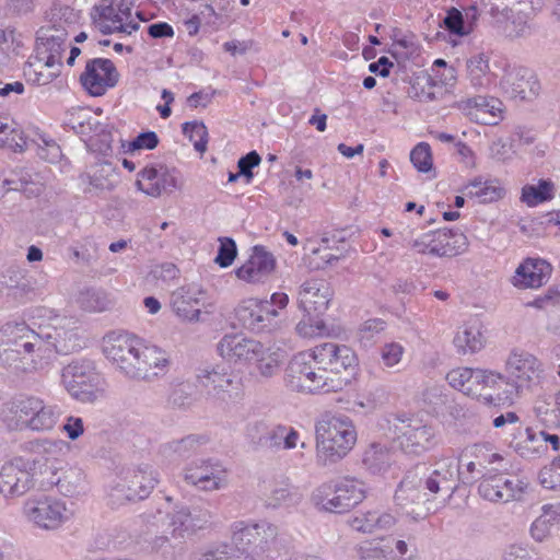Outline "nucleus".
Wrapping results in <instances>:
<instances>
[{
  "mask_svg": "<svg viewBox=\"0 0 560 560\" xmlns=\"http://www.w3.org/2000/svg\"><path fill=\"white\" fill-rule=\"evenodd\" d=\"M62 61L54 56L47 57L36 52L33 60L24 67V74L28 81L37 85H47L61 73Z\"/></svg>",
  "mask_w": 560,
  "mask_h": 560,
  "instance_id": "obj_34",
  "label": "nucleus"
},
{
  "mask_svg": "<svg viewBox=\"0 0 560 560\" xmlns=\"http://www.w3.org/2000/svg\"><path fill=\"white\" fill-rule=\"evenodd\" d=\"M30 281L22 269L9 267L0 273V293L15 302H23L32 293Z\"/></svg>",
  "mask_w": 560,
  "mask_h": 560,
  "instance_id": "obj_38",
  "label": "nucleus"
},
{
  "mask_svg": "<svg viewBox=\"0 0 560 560\" xmlns=\"http://www.w3.org/2000/svg\"><path fill=\"white\" fill-rule=\"evenodd\" d=\"M217 351L229 361L253 362L261 352V342L240 335H225L218 342Z\"/></svg>",
  "mask_w": 560,
  "mask_h": 560,
  "instance_id": "obj_29",
  "label": "nucleus"
},
{
  "mask_svg": "<svg viewBox=\"0 0 560 560\" xmlns=\"http://www.w3.org/2000/svg\"><path fill=\"white\" fill-rule=\"evenodd\" d=\"M45 462L39 457H15L2 466L0 471V492L5 498L22 497L39 482L38 475Z\"/></svg>",
  "mask_w": 560,
  "mask_h": 560,
  "instance_id": "obj_7",
  "label": "nucleus"
},
{
  "mask_svg": "<svg viewBox=\"0 0 560 560\" xmlns=\"http://www.w3.org/2000/svg\"><path fill=\"white\" fill-rule=\"evenodd\" d=\"M553 195V183L550 179H540L537 185H525L523 187L521 200L528 207H535L552 199Z\"/></svg>",
  "mask_w": 560,
  "mask_h": 560,
  "instance_id": "obj_51",
  "label": "nucleus"
},
{
  "mask_svg": "<svg viewBox=\"0 0 560 560\" xmlns=\"http://www.w3.org/2000/svg\"><path fill=\"white\" fill-rule=\"evenodd\" d=\"M471 374V368H456L446 374V381L451 387L468 396V387L470 386Z\"/></svg>",
  "mask_w": 560,
  "mask_h": 560,
  "instance_id": "obj_62",
  "label": "nucleus"
},
{
  "mask_svg": "<svg viewBox=\"0 0 560 560\" xmlns=\"http://www.w3.org/2000/svg\"><path fill=\"white\" fill-rule=\"evenodd\" d=\"M456 460L459 463L458 479L464 485H472L477 479L483 480L486 476L491 475V471H486L474 459L466 457L465 451L462 452L460 457Z\"/></svg>",
  "mask_w": 560,
  "mask_h": 560,
  "instance_id": "obj_54",
  "label": "nucleus"
},
{
  "mask_svg": "<svg viewBox=\"0 0 560 560\" xmlns=\"http://www.w3.org/2000/svg\"><path fill=\"white\" fill-rule=\"evenodd\" d=\"M207 291L198 283L179 287L171 294V306L183 320L197 323L201 320L200 306H205Z\"/></svg>",
  "mask_w": 560,
  "mask_h": 560,
  "instance_id": "obj_24",
  "label": "nucleus"
},
{
  "mask_svg": "<svg viewBox=\"0 0 560 560\" xmlns=\"http://www.w3.org/2000/svg\"><path fill=\"white\" fill-rule=\"evenodd\" d=\"M395 433L399 447L407 454L420 455L434 445V429L420 419H398Z\"/></svg>",
  "mask_w": 560,
  "mask_h": 560,
  "instance_id": "obj_14",
  "label": "nucleus"
},
{
  "mask_svg": "<svg viewBox=\"0 0 560 560\" xmlns=\"http://www.w3.org/2000/svg\"><path fill=\"white\" fill-rule=\"evenodd\" d=\"M232 540L238 550L228 545L219 546L201 555L199 560H257L255 555L270 550L278 535L268 522L247 523L236 521L231 525Z\"/></svg>",
  "mask_w": 560,
  "mask_h": 560,
  "instance_id": "obj_2",
  "label": "nucleus"
},
{
  "mask_svg": "<svg viewBox=\"0 0 560 560\" xmlns=\"http://www.w3.org/2000/svg\"><path fill=\"white\" fill-rule=\"evenodd\" d=\"M0 364L23 372L42 370L45 366L40 358L30 359L28 357H24L21 349L13 348L9 345H0Z\"/></svg>",
  "mask_w": 560,
  "mask_h": 560,
  "instance_id": "obj_44",
  "label": "nucleus"
},
{
  "mask_svg": "<svg viewBox=\"0 0 560 560\" xmlns=\"http://www.w3.org/2000/svg\"><path fill=\"white\" fill-rule=\"evenodd\" d=\"M284 359L285 355L280 349L266 347L261 343V352L253 362L256 363L257 371L261 377L270 378L280 372Z\"/></svg>",
  "mask_w": 560,
  "mask_h": 560,
  "instance_id": "obj_47",
  "label": "nucleus"
},
{
  "mask_svg": "<svg viewBox=\"0 0 560 560\" xmlns=\"http://www.w3.org/2000/svg\"><path fill=\"white\" fill-rule=\"evenodd\" d=\"M410 161L419 172H428L432 167L430 145L427 143L417 144L410 152Z\"/></svg>",
  "mask_w": 560,
  "mask_h": 560,
  "instance_id": "obj_63",
  "label": "nucleus"
},
{
  "mask_svg": "<svg viewBox=\"0 0 560 560\" xmlns=\"http://www.w3.org/2000/svg\"><path fill=\"white\" fill-rule=\"evenodd\" d=\"M183 133L194 142L196 151L203 153L207 149V127L200 121H189L183 125Z\"/></svg>",
  "mask_w": 560,
  "mask_h": 560,
  "instance_id": "obj_58",
  "label": "nucleus"
},
{
  "mask_svg": "<svg viewBox=\"0 0 560 560\" xmlns=\"http://www.w3.org/2000/svg\"><path fill=\"white\" fill-rule=\"evenodd\" d=\"M505 371L517 388L536 386L544 377L541 362L524 350L511 351L505 363Z\"/></svg>",
  "mask_w": 560,
  "mask_h": 560,
  "instance_id": "obj_18",
  "label": "nucleus"
},
{
  "mask_svg": "<svg viewBox=\"0 0 560 560\" xmlns=\"http://www.w3.org/2000/svg\"><path fill=\"white\" fill-rule=\"evenodd\" d=\"M551 265L541 258H527L515 270L513 284L522 289H535L546 283L551 275Z\"/></svg>",
  "mask_w": 560,
  "mask_h": 560,
  "instance_id": "obj_31",
  "label": "nucleus"
},
{
  "mask_svg": "<svg viewBox=\"0 0 560 560\" xmlns=\"http://www.w3.org/2000/svg\"><path fill=\"white\" fill-rule=\"evenodd\" d=\"M432 255L438 257H452L466 250L468 241L459 230L442 229L432 232Z\"/></svg>",
  "mask_w": 560,
  "mask_h": 560,
  "instance_id": "obj_37",
  "label": "nucleus"
},
{
  "mask_svg": "<svg viewBox=\"0 0 560 560\" xmlns=\"http://www.w3.org/2000/svg\"><path fill=\"white\" fill-rule=\"evenodd\" d=\"M359 364L355 352L346 345L325 342L308 351L296 353L285 370L288 385L298 392L330 393L342 388V371L354 372Z\"/></svg>",
  "mask_w": 560,
  "mask_h": 560,
  "instance_id": "obj_1",
  "label": "nucleus"
},
{
  "mask_svg": "<svg viewBox=\"0 0 560 560\" xmlns=\"http://www.w3.org/2000/svg\"><path fill=\"white\" fill-rule=\"evenodd\" d=\"M183 480L196 489L213 492L229 485L228 469L214 458H199L188 463L182 472Z\"/></svg>",
  "mask_w": 560,
  "mask_h": 560,
  "instance_id": "obj_12",
  "label": "nucleus"
},
{
  "mask_svg": "<svg viewBox=\"0 0 560 560\" xmlns=\"http://www.w3.org/2000/svg\"><path fill=\"white\" fill-rule=\"evenodd\" d=\"M392 453L378 443H372L363 453L362 464L372 474L385 471L392 464Z\"/></svg>",
  "mask_w": 560,
  "mask_h": 560,
  "instance_id": "obj_49",
  "label": "nucleus"
},
{
  "mask_svg": "<svg viewBox=\"0 0 560 560\" xmlns=\"http://www.w3.org/2000/svg\"><path fill=\"white\" fill-rule=\"evenodd\" d=\"M158 482L156 470L148 464H141L121 470L113 481L109 497L113 504L143 500L149 497Z\"/></svg>",
  "mask_w": 560,
  "mask_h": 560,
  "instance_id": "obj_8",
  "label": "nucleus"
},
{
  "mask_svg": "<svg viewBox=\"0 0 560 560\" xmlns=\"http://www.w3.org/2000/svg\"><path fill=\"white\" fill-rule=\"evenodd\" d=\"M300 494L295 490L289 488H277L272 490L271 494L267 498L266 503L268 506L278 508L281 505H295L300 502Z\"/></svg>",
  "mask_w": 560,
  "mask_h": 560,
  "instance_id": "obj_61",
  "label": "nucleus"
},
{
  "mask_svg": "<svg viewBox=\"0 0 560 560\" xmlns=\"http://www.w3.org/2000/svg\"><path fill=\"white\" fill-rule=\"evenodd\" d=\"M336 243L335 237L323 236L320 240V246L314 248L312 252L315 255H320L327 265H334L340 258L345 257V249L340 247H334L330 243Z\"/></svg>",
  "mask_w": 560,
  "mask_h": 560,
  "instance_id": "obj_59",
  "label": "nucleus"
},
{
  "mask_svg": "<svg viewBox=\"0 0 560 560\" xmlns=\"http://www.w3.org/2000/svg\"><path fill=\"white\" fill-rule=\"evenodd\" d=\"M485 343L481 324L477 319L462 326L454 337V345L463 354L477 352L485 347Z\"/></svg>",
  "mask_w": 560,
  "mask_h": 560,
  "instance_id": "obj_42",
  "label": "nucleus"
},
{
  "mask_svg": "<svg viewBox=\"0 0 560 560\" xmlns=\"http://www.w3.org/2000/svg\"><path fill=\"white\" fill-rule=\"evenodd\" d=\"M198 382L208 390V394L220 399L237 397L242 389L241 377L230 368L215 365L200 370Z\"/></svg>",
  "mask_w": 560,
  "mask_h": 560,
  "instance_id": "obj_20",
  "label": "nucleus"
},
{
  "mask_svg": "<svg viewBox=\"0 0 560 560\" xmlns=\"http://www.w3.org/2000/svg\"><path fill=\"white\" fill-rule=\"evenodd\" d=\"M211 520L212 514L207 509L180 506L174 510L172 514L158 511L153 521H149V528L150 530H153V528L156 530L162 528L164 532L170 530L172 538L183 545L187 536L206 527Z\"/></svg>",
  "mask_w": 560,
  "mask_h": 560,
  "instance_id": "obj_10",
  "label": "nucleus"
},
{
  "mask_svg": "<svg viewBox=\"0 0 560 560\" xmlns=\"http://www.w3.org/2000/svg\"><path fill=\"white\" fill-rule=\"evenodd\" d=\"M218 255L214 261L222 268L231 266L236 258L237 248L235 242L230 237H221Z\"/></svg>",
  "mask_w": 560,
  "mask_h": 560,
  "instance_id": "obj_64",
  "label": "nucleus"
},
{
  "mask_svg": "<svg viewBox=\"0 0 560 560\" xmlns=\"http://www.w3.org/2000/svg\"><path fill=\"white\" fill-rule=\"evenodd\" d=\"M43 478L39 481L42 488L56 486L58 491L65 495H73L82 487L85 476L77 467H69L65 470H58L54 465L45 462V470L40 471Z\"/></svg>",
  "mask_w": 560,
  "mask_h": 560,
  "instance_id": "obj_28",
  "label": "nucleus"
},
{
  "mask_svg": "<svg viewBox=\"0 0 560 560\" xmlns=\"http://www.w3.org/2000/svg\"><path fill=\"white\" fill-rule=\"evenodd\" d=\"M62 410L35 395H21L4 404L1 419L10 430L49 433L57 427Z\"/></svg>",
  "mask_w": 560,
  "mask_h": 560,
  "instance_id": "obj_3",
  "label": "nucleus"
},
{
  "mask_svg": "<svg viewBox=\"0 0 560 560\" xmlns=\"http://www.w3.org/2000/svg\"><path fill=\"white\" fill-rule=\"evenodd\" d=\"M78 303L88 312H103L108 308L110 301L104 291L88 289L80 293Z\"/></svg>",
  "mask_w": 560,
  "mask_h": 560,
  "instance_id": "obj_56",
  "label": "nucleus"
},
{
  "mask_svg": "<svg viewBox=\"0 0 560 560\" xmlns=\"http://www.w3.org/2000/svg\"><path fill=\"white\" fill-rule=\"evenodd\" d=\"M468 195L475 196L481 202H493L503 198L505 194L504 187L498 180L475 179L466 187Z\"/></svg>",
  "mask_w": 560,
  "mask_h": 560,
  "instance_id": "obj_52",
  "label": "nucleus"
},
{
  "mask_svg": "<svg viewBox=\"0 0 560 560\" xmlns=\"http://www.w3.org/2000/svg\"><path fill=\"white\" fill-rule=\"evenodd\" d=\"M503 380L500 373L490 370L472 369L468 396L481 399L485 404L491 405L494 399L487 389L497 387Z\"/></svg>",
  "mask_w": 560,
  "mask_h": 560,
  "instance_id": "obj_39",
  "label": "nucleus"
},
{
  "mask_svg": "<svg viewBox=\"0 0 560 560\" xmlns=\"http://www.w3.org/2000/svg\"><path fill=\"white\" fill-rule=\"evenodd\" d=\"M150 552L161 556L165 560H175L183 552V545L173 544L166 535H156L149 541Z\"/></svg>",
  "mask_w": 560,
  "mask_h": 560,
  "instance_id": "obj_55",
  "label": "nucleus"
},
{
  "mask_svg": "<svg viewBox=\"0 0 560 560\" xmlns=\"http://www.w3.org/2000/svg\"><path fill=\"white\" fill-rule=\"evenodd\" d=\"M405 354V347L396 341L384 343L380 348V362L385 369H396L400 365Z\"/></svg>",
  "mask_w": 560,
  "mask_h": 560,
  "instance_id": "obj_57",
  "label": "nucleus"
},
{
  "mask_svg": "<svg viewBox=\"0 0 560 560\" xmlns=\"http://www.w3.org/2000/svg\"><path fill=\"white\" fill-rule=\"evenodd\" d=\"M300 434L296 430L285 425L269 427L264 441V448L271 451L293 450L298 446Z\"/></svg>",
  "mask_w": 560,
  "mask_h": 560,
  "instance_id": "obj_43",
  "label": "nucleus"
},
{
  "mask_svg": "<svg viewBox=\"0 0 560 560\" xmlns=\"http://www.w3.org/2000/svg\"><path fill=\"white\" fill-rule=\"evenodd\" d=\"M142 340L128 332L112 331L103 338V352L126 376L130 377Z\"/></svg>",
  "mask_w": 560,
  "mask_h": 560,
  "instance_id": "obj_13",
  "label": "nucleus"
},
{
  "mask_svg": "<svg viewBox=\"0 0 560 560\" xmlns=\"http://www.w3.org/2000/svg\"><path fill=\"white\" fill-rule=\"evenodd\" d=\"M459 463L453 456H443L434 462L430 475L424 480V489L431 494L441 491L451 497L457 489Z\"/></svg>",
  "mask_w": 560,
  "mask_h": 560,
  "instance_id": "obj_27",
  "label": "nucleus"
},
{
  "mask_svg": "<svg viewBox=\"0 0 560 560\" xmlns=\"http://www.w3.org/2000/svg\"><path fill=\"white\" fill-rule=\"evenodd\" d=\"M317 460L323 466L336 464L357 443L353 421L346 415L326 412L315 424Z\"/></svg>",
  "mask_w": 560,
  "mask_h": 560,
  "instance_id": "obj_4",
  "label": "nucleus"
},
{
  "mask_svg": "<svg viewBox=\"0 0 560 560\" xmlns=\"http://www.w3.org/2000/svg\"><path fill=\"white\" fill-rule=\"evenodd\" d=\"M79 21L78 12L67 5H54L47 16L46 23L42 27H49L50 31H62L69 36V33L74 28Z\"/></svg>",
  "mask_w": 560,
  "mask_h": 560,
  "instance_id": "obj_46",
  "label": "nucleus"
},
{
  "mask_svg": "<svg viewBox=\"0 0 560 560\" xmlns=\"http://www.w3.org/2000/svg\"><path fill=\"white\" fill-rule=\"evenodd\" d=\"M467 79L476 89L486 88L491 83L489 57L486 54H477L466 62Z\"/></svg>",
  "mask_w": 560,
  "mask_h": 560,
  "instance_id": "obj_48",
  "label": "nucleus"
},
{
  "mask_svg": "<svg viewBox=\"0 0 560 560\" xmlns=\"http://www.w3.org/2000/svg\"><path fill=\"white\" fill-rule=\"evenodd\" d=\"M82 180L88 184L85 192L101 195L112 191L118 183V173L109 162L95 164L82 176Z\"/></svg>",
  "mask_w": 560,
  "mask_h": 560,
  "instance_id": "obj_35",
  "label": "nucleus"
},
{
  "mask_svg": "<svg viewBox=\"0 0 560 560\" xmlns=\"http://www.w3.org/2000/svg\"><path fill=\"white\" fill-rule=\"evenodd\" d=\"M500 86L508 97L516 101H533L541 89L535 72L526 67L508 68Z\"/></svg>",
  "mask_w": 560,
  "mask_h": 560,
  "instance_id": "obj_19",
  "label": "nucleus"
},
{
  "mask_svg": "<svg viewBox=\"0 0 560 560\" xmlns=\"http://www.w3.org/2000/svg\"><path fill=\"white\" fill-rule=\"evenodd\" d=\"M0 345L12 346L22 350L24 357L38 359V354L47 352L40 332L35 331L24 322H9L0 328Z\"/></svg>",
  "mask_w": 560,
  "mask_h": 560,
  "instance_id": "obj_17",
  "label": "nucleus"
},
{
  "mask_svg": "<svg viewBox=\"0 0 560 560\" xmlns=\"http://www.w3.org/2000/svg\"><path fill=\"white\" fill-rule=\"evenodd\" d=\"M132 0H101L91 16L101 33L130 36L140 27L139 21L132 18Z\"/></svg>",
  "mask_w": 560,
  "mask_h": 560,
  "instance_id": "obj_9",
  "label": "nucleus"
},
{
  "mask_svg": "<svg viewBox=\"0 0 560 560\" xmlns=\"http://www.w3.org/2000/svg\"><path fill=\"white\" fill-rule=\"evenodd\" d=\"M49 27H40L36 34V52L55 57L58 61H62V55L68 47V36L66 33L50 31Z\"/></svg>",
  "mask_w": 560,
  "mask_h": 560,
  "instance_id": "obj_40",
  "label": "nucleus"
},
{
  "mask_svg": "<svg viewBox=\"0 0 560 560\" xmlns=\"http://www.w3.org/2000/svg\"><path fill=\"white\" fill-rule=\"evenodd\" d=\"M170 365L171 360L166 351L142 342L130 378L152 382L164 376Z\"/></svg>",
  "mask_w": 560,
  "mask_h": 560,
  "instance_id": "obj_23",
  "label": "nucleus"
},
{
  "mask_svg": "<svg viewBox=\"0 0 560 560\" xmlns=\"http://www.w3.org/2000/svg\"><path fill=\"white\" fill-rule=\"evenodd\" d=\"M528 487V482L518 477L505 474H491L486 476L478 486L480 497L493 503H508L521 500Z\"/></svg>",
  "mask_w": 560,
  "mask_h": 560,
  "instance_id": "obj_16",
  "label": "nucleus"
},
{
  "mask_svg": "<svg viewBox=\"0 0 560 560\" xmlns=\"http://www.w3.org/2000/svg\"><path fill=\"white\" fill-rule=\"evenodd\" d=\"M39 332L46 348H48L47 352L38 354L44 365L48 364V361L55 352L67 355L84 347V340L74 327L58 324L52 327H47L46 330H40Z\"/></svg>",
  "mask_w": 560,
  "mask_h": 560,
  "instance_id": "obj_21",
  "label": "nucleus"
},
{
  "mask_svg": "<svg viewBox=\"0 0 560 560\" xmlns=\"http://www.w3.org/2000/svg\"><path fill=\"white\" fill-rule=\"evenodd\" d=\"M464 451L466 457H470L479 467L483 468L486 471H491V474H493V469H489L488 467L503 459L500 454L492 452V448L487 444H474L466 447Z\"/></svg>",
  "mask_w": 560,
  "mask_h": 560,
  "instance_id": "obj_53",
  "label": "nucleus"
},
{
  "mask_svg": "<svg viewBox=\"0 0 560 560\" xmlns=\"http://www.w3.org/2000/svg\"><path fill=\"white\" fill-rule=\"evenodd\" d=\"M136 186L148 196L159 197L176 187V177L164 165H148L139 173Z\"/></svg>",
  "mask_w": 560,
  "mask_h": 560,
  "instance_id": "obj_30",
  "label": "nucleus"
},
{
  "mask_svg": "<svg viewBox=\"0 0 560 560\" xmlns=\"http://www.w3.org/2000/svg\"><path fill=\"white\" fill-rule=\"evenodd\" d=\"M467 115L478 124L497 125L501 118L502 102L492 96L478 95L465 102Z\"/></svg>",
  "mask_w": 560,
  "mask_h": 560,
  "instance_id": "obj_33",
  "label": "nucleus"
},
{
  "mask_svg": "<svg viewBox=\"0 0 560 560\" xmlns=\"http://www.w3.org/2000/svg\"><path fill=\"white\" fill-rule=\"evenodd\" d=\"M43 184L33 179L32 175L12 173L10 176L0 174V199L11 191L24 192L26 197L38 196Z\"/></svg>",
  "mask_w": 560,
  "mask_h": 560,
  "instance_id": "obj_41",
  "label": "nucleus"
},
{
  "mask_svg": "<svg viewBox=\"0 0 560 560\" xmlns=\"http://www.w3.org/2000/svg\"><path fill=\"white\" fill-rule=\"evenodd\" d=\"M118 78L119 74L112 60L95 58L86 62L80 81L92 96H102L117 84Z\"/></svg>",
  "mask_w": 560,
  "mask_h": 560,
  "instance_id": "obj_22",
  "label": "nucleus"
},
{
  "mask_svg": "<svg viewBox=\"0 0 560 560\" xmlns=\"http://www.w3.org/2000/svg\"><path fill=\"white\" fill-rule=\"evenodd\" d=\"M61 382L67 392L82 402H93L103 394L102 378L90 362L73 361L65 366Z\"/></svg>",
  "mask_w": 560,
  "mask_h": 560,
  "instance_id": "obj_11",
  "label": "nucleus"
},
{
  "mask_svg": "<svg viewBox=\"0 0 560 560\" xmlns=\"http://www.w3.org/2000/svg\"><path fill=\"white\" fill-rule=\"evenodd\" d=\"M277 259L262 245H255L248 259L235 270L237 279L252 284L265 283L273 273Z\"/></svg>",
  "mask_w": 560,
  "mask_h": 560,
  "instance_id": "obj_25",
  "label": "nucleus"
},
{
  "mask_svg": "<svg viewBox=\"0 0 560 560\" xmlns=\"http://www.w3.org/2000/svg\"><path fill=\"white\" fill-rule=\"evenodd\" d=\"M366 493L368 488L362 480L343 476L316 488L312 493V502L320 511L345 513L360 504Z\"/></svg>",
  "mask_w": 560,
  "mask_h": 560,
  "instance_id": "obj_5",
  "label": "nucleus"
},
{
  "mask_svg": "<svg viewBox=\"0 0 560 560\" xmlns=\"http://www.w3.org/2000/svg\"><path fill=\"white\" fill-rule=\"evenodd\" d=\"M425 495L427 493H421L420 490L415 488L412 480L406 478L398 486L395 500L398 504L405 505L406 502L420 503Z\"/></svg>",
  "mask_w": 560,
  "mask_h": 560,
  "instance_id": "obj_60",
  "label": "nucleus"
},
{
  "mask_svg": "<svg viewBox=\"0 0 560 560\" xmlns=\"http://www.w3.org/2000/svg\"><path fill=\"white\" fill-rule=\"evenodd\" d=\"M398 521V515L392 510L374 509L359 513L350 521L352 529L361 533L376 534L389 530Z\"/></svg>",
  "mask_w": 560,
  "mask_h": 560,
  "instance_id": "obj_32",
  "label": "nucleus"
},
{
  "mask_svg": "<svg viewBox=\"0 0 560 560\" xmlns=\"http://www.w3.org/2000/svg\"><path fill=\"white\" fill-rule=\"evenodd\" d=\"M520 8L511 9L512 33L516 37H528L535 32L534 8L528 2L521 1Z\"/></svg>",
  "mask_w": 560,
  "mask_h": 560,
  "instance_id": "obj_50",
  "label": "nucleus"
},
{
  "mask_svg": "<svg viewBox=\"0 0 560 560\" xmlns=\"http://www.w3.org/2000/svg\"><path fill=\"white\" fill-rule=\"evenodd\" d=\"M28 145L18 122L8 116H0V147L22 152L28 149Z\"/></svg>",
  "mask_w": 560,
  "mask_h": 560,
  "instance_id": "obj_45",
  "label": "nucleus"
},
{
  "mask_svg": "<svg viewBox=\"0 0 560 560\" xmlns=\"http://www.w3.org/2000/svg\"><path fill=\"white\" fill-rule=\"evenodd\" d=\"M208 442L209 438L205 434H189L164 443L160 452L168 462H177L192 456Z\"/></svg>",
  "mask_w": 560,
  "mask_h": 560,
  "instance_id": "obj_36",
  "label": "nucleus"
},
{
  "mask_svg": "<svg viewBox=\"0 0 560 560\" xmlns=\"http://www.w3.org/2000/svg\"><path fill=\"white\" fill-rule=\"evenodd\" d=\"M331 296L332 291L325 280L312 279L300 287L298 305L307 317H318L327 311Z\"/></svg>",
  "mask_w": 560,
  "mask_h": 560,
  "instance_id": "obj_26",
  "label": "nucleus"
},
{
  "mask_svg": "<svg viewBox=\"0 0 560 560\" xmlns=\"http://www.w3.org/2000/svg\"><path fill=\"white\" fill-rule=\"evenodd\" d=\"M21 514L35 528L55 532L72 518L73 511L60 498L39 494L23 502Z\"/></svg>",
  "mask_w": 560,
  "mask_h": 560,
  "instance_id": "obj_6",
  "label": "nucleus"
},
{
  "mask_svg": "<svg viewBox=\"0 0 560 560\" xmlns=\"http://www.w3.org/2000/svg\"><path fill=\"white\" fill-rule=\"evenodd\" d=\"M235 316L244 328L253 332H265L280 326L279 313L270 308L267 300L247 299L240 303Z\"/></svg>",
  "mask_w": 560,
  "mask_h": 560,
  "instance_id": "obj_15",
  "label": "nucleus"
}]
</instances>
